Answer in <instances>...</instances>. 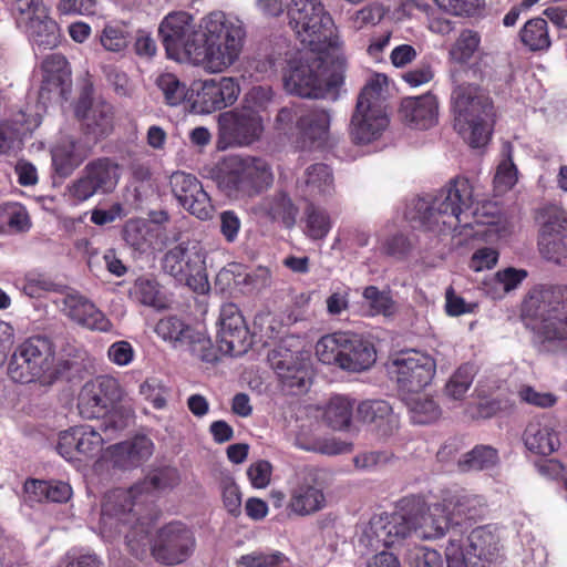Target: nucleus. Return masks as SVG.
Returning a JSON list of instances; mask_svg holds the SVG:
<instances>
[{"label": "nucleus", "instance_id": "f257e3e1", "mask_svg": "<svg viewBox=\"0 0 567 567\" xmlns=\"http://www.w3.org/2000/svg\"><path fill=\"white\" fill-rule=\"evenodd\" d=\"M289 25L301 44L317 56L289 62L284 76L288 93L311 99H337L344 82L346 59L326 54L336 45V25L320 0H291L287 6Z\"/></svg>", "mask_w": 567, "mask_h": 567}, {"label": "nucleus", "instance_id": "f03ea898", "mask_svg": "<svg viewBox=\"0 0 567 567\" xmlns=\"http://www.w3.org/2000/svg\"><path fill=\"white\" fill-rule=\"evenodd\" d=\"M167 486L164 472L154 473L130 488L109 491L101 504L100 532L104 539L112 542L123 536L125 544L135 556L145 544L148 528L142 517L146 494Z\"/></svg>", "mask_w": 567, "mask_h": 567}, {"label": "nucleus", "instance_id": "7ed1b4c3", "mask_svg": "<svg viewBox=\"0 0 567 567\" xmlns=\"http://www.w3.org/2000/svg\"><path fill=\"white\" fill-rule=\"evenodd\" d=\"M472 205L473 186L468 178L457 176L433 198L414 199L405 218L413 227L424 230H456L461 225H468L467 210Z\"/></svg>", "mask_w": 567, "mask_h": 567}, {"label": "nucleus", "instance_id": "20e7f679", "mask_svg": "<svg viewBox=\"0 0 567 567\" xmlns=\"http://www.w3.org/2000/svg\"><path fill=\"white\" fill-rule=\"evenodd\" d=\"M522 316L539 322L542 350L567 352V286L532 288L523 300Z\"/></svg>", "mask_w": 567, "mask_h": 567}, {"label": "nucleus", "instance_id": "39448f33", "mask_svg": "<svg viewBox=\"0 0 567 567\" xmlns=\"http://www.w3.org/2000/svg\"><path fill=\"white\" fill-rule=\"evenodd\" d=\"M199 45L193 49V64L210 73L223 72L239 58L246 32L223 11H214L202 19Z\"/></svg>", "mask_w": 567, "mask_h": 567}, {"label": "nucleus", "instance_id": "423d86ee", "mask_svg": "<svg viewBox=\"0 0 567 567\" xmlns=\"http://www.w3.org/2000/svg\"><path fill=\"white\" fill-rule=\"evenodd\" d=\"M454 128L472 147L484 146L492 134L494 106L478 85L458 84L452 91Z\"/></svg>", "mask_w": 567, "mask_h": 567}, {"label": "nucleus", "instance_id": "0eeeda50", "mask_svg": "<svg viewBox=\"0 0 567 567\" xmlns=\"http://www.w3.org/2000/svg\"><path fill=\"white\" fill-rule=\"evenodd\" d=\"M219 190L231 200H249L267 192L274 184L268 162L256 156L230 157L216 178Z\"/></svg>", "mask_w": 567, "mask_h": 567}, {"label": "nucleus", "instance_id": "6e6552de", "mask_svg": "<svg viewBox=\"0 0 567 567\" xmlns=\"http://www.w3.org/2000/svg\"><path fill=\"white\" fill-rule=\"evenodd\" d=\"M330 120L329 112L323 109L292 103L278 111L275 128L292 141L297 148L310 151L327 142Z\"/></svg>", "mask_w": 567, "mask_h": 567}, {"label": "nucleus", "instance_id": "1a4fd4ad", "mask_svg": "<svg viewBox=\"0 0 567 567\" xmlns=\"http://www.w3.org/2000/svg\"><path fill=\"white\" fill-rule=\"evenodd\" d=\"M386 84L385 75L375 74L361 90L349 127L350 138L355 145L377 141L389 126L385 99L382 96Z\"/></svg>", "mask_w": 567, "mask_h": 567}, {"label": "nucleus", "instance_id": "9d476101", "mask_svg": "<svg viewBox=\"0 0 567 567\" xmlns=\"http://www.w3.org/2000/svg\"><path fill=\"white\" fill-rule=\"evenodd\" d=\"M315 349L320 362L348 372L367 371L377 361L373 342L351 331L328 333L318 340Z\"/></svg>", "mask_w": 567, "mask_h": 567}, {"label": "nucleus", "instance_id": "9b49d317", "mask_svg": "<svg viewBox=\"0 0 567 567\" xmlns=\"http://www.w3.org/2000/svg\"><path fill=\"white\" fill-rule=\"evenodd\" d=\"M401 513H381L371 517L365 535L371 545L392 547L405 539L415 528V519L423 514L425 501L422 496L410 495L399 502Z\"/></svg>", "mask_w": 567, "mask_h": 567}, {"label": "nucleus", "instance_id": "f8f14e48", "mask_svg": "<svg viewBox=\"0 0 567 567\" xmlns=\"http://www.w3.org/2000/svg\"><path fill=\"white\" fill-rule=\"evenodd\" d=\"M445 556L447 567H494L502 559L499 537L486 526L474 528L465 543L450 538Z\"/></svg>", "mask_w": 567, "mask_h": 567}, {"label": "nucleus", "instance_id": "ddd939ff", "mask_svg": "<svg viewBox=\"0 0 567 567\" xmlns=\"http://www.w3.org/2000/svg\"><path fill=\"white\" fill-rule=\"evenodd\" d=\"M54 361L53 343L45 337H31L16 348L8 365V374L14 382H33L51 375Z\"/></svg>", "mask_w": 567, "mask_h": 567}, {"label": "nucleus", "instance_id": "4468645a", "mask_svg": "<svg viewBox=\"0 0 567 567\" xmlns=\"http://www.w3.org/2000/svg\"><path fill=\"white\" fill-rule=\"evenodd\" d=\"M121 178V166L116 159L102 156L91 159L80 176L68 185L69 197L75 203H84L94 195L113 193Z\"/></svg>", "mask_w": 567, "mask_h": 567}, {"label": "nucleus", "instance_id": "2eb2a0df", "mask_svg": "<svg viewBox=\"0 0 567 567\" xmlns=\"http://www.w3.org/2000/svg\"><path fill=\"white\" fill-rule=\"evenodd\" d=\"M264 133V121L259 112L251 107L234 109L218 117L216 147L226 151L231 147L249 146Z\"/></svg>", "mask_w": 567, "mask_h": 567}, {"label": "nucleus", "instance_id": "dca6fc26", "mask_svg": "<svg viewBox=\"0 0 567 567\" xmlns=\"http://www.w3.org/2000/svg\"><path fill=\"white\" fill-rule=\"evenodd\" d=\"M196 549L194 530L181 520H173L157 529L151 555L161 565L176 566L187 561Z\"/></svg>", "mask_w": 567, "mask_h": 567}, {"label": "nucleus", "instance_id": "f3484780", "mask_svg": "<svg viewBox=\"0 0 567 567\" xmlns=\"http://www.w3.org/2000/svg\"><path fill=\"white\" fill-rule=\"evenodd\" d=\"M389 372L395 379L400 391L419 394L432 382L436 362L426 352L403 350L391 360Z\"/></svg>", "mask_w": 567, "mask_h": 567}, {"label": "nucleus", "instance_id": "a211bd4d", "mask_svg": "<svg viewBox=\"0 0 567 567\" xmlns=\"http://www.w3.org/2000/svg\"><path fill=\"white\" fill-rule=\"evenodd\" d=\"M162 268L197 293H205L209 289L205 257L196 246L188 247L182 243L171 248L162 259Z\"/></svg>", "mask_w": 567, "mask_h": 567}, {"label": "nucleus", "instance_id": "6ab92c4d", "mask_svg": "<svg viewBox=\"0 0 567 567\" xmlns=\"http://www.w3.org/2000/svg\"><path fill=\"white\" fill-rule=\"evenodd\" d=\"M158 33L169 58H185L193 64V49L203 40L200 31L195 29L193 17L184 11L172 12L161 22Z\"/></svg>", "mask_w": 567, "mask_h": 567}, {"label": "nucleus", "instance_id": "aec40b11", "mask_svg": "<svg viewBox=\"0 0 567 567\" xmlns=\"http://www.w3.org/2000/svg\"><path fill=\"white\" fill-rule=\"evenodd\" d=\"M124 395L120 381L112 375H99L86 382L78 398V409L84 419H99Z\"/></svg>", "mask_w": 567, "mask_h": 567}, {"label": "nucleus", "instance_id": "412c9836", "mask_svg": "<svg viewBox=\"0 0 567 567\" xmlns=\"http://www.w3.org/2000/svg\"><path fill=\"white\" fill-rule=\"evenodd\" d=\"M239 93V84L233 78L197 81L190 85L188 103L193 112L210 114L233 105Z\"/></svg>", "mask_w": 567, "mask_h": 567}, {"label": "nucleus", "instance_id": "4be33fe9", "mask_svg": "<svg viewBox=\"0 0 567 567\" xmlns=\"http://www.w3.org/2000/svg\"><path fill=\"white\" fill-rule=\"evenodd\" d=\"M219 349L224 354L239 357L251 347V337L244 316L235 303H226L220 309Z\"/></svg>", "mask_w": 567, "mask_h": 567}, {"label": "nucleus", "instance_id": "5701e85b", "mask_svg": "<svg viewBox=\"0 0 567 567\" xmlns=\"http://www.w3.org/2000/svg\"><path fill=\"white\" fill-rule=\"evenodd\" d=\"M169 183L173 195L185 210L200 220L212 218L214 212L212 199L195 175L175 172Z\"/></svg>", "mask_w": 567, "mask_h": 567}, {"label": "nucleus", "instance_id": "b1692460", "mask_svg": "<svg viewBox=\"0 0 567 567\" xmlns=\"http://www.w3.org/2000/svg\"><path fill=\"white\" fill-rule=\"evenodd\" d=\"M105 437L90 425H75L60 433L58 453L66 461L92 458L102 451Z\"/></svg>", "mask_w": 567, "mask_h": 567}, {"label": "nucleus", "instance_id": "393cba45", "mask_svg": "<svg viewBox=\"0 0 567 567\" xmlns=\"http://www.w3.org/2000/svg\"><path fill=\"white\" fill-rule=\"evenodd\" d=\"M327 505L326 495L315 475H306L289 489L287 511L306 517L322 511Z\"/></svg>", "mask_w": 567, "mask_h": 567}, {"label": "nucleus", "instance_id": "a878e982", "mask_svg": "<svg viewBox=\"0 0 567 567\" xmlns=\"http://www.w3.org/2000/svg\"><path fill=\"white\" fill-rule=\"evenodd\" d=\"M154 444L145 435L110 445L102 452V460L114 468L128 470L140 466L153 454Z\"/></svg>", "mask_w": 567, "mask_h": 567}, {"label": "nucleus", "instance_id": "bb28decb", "mask_svg": "<svg viewBox=\"0 0 567 567\" xmlns=\"http://www.w3.org/2000/svg\"><path fill=\"white\" fill-rule=\"evenodd\" d=\"M64 312L72 321L91 331L115 332L106 315L81 295H68L64 298Z\"/></svg>", "mask_w": 567, "mask_h": 567}, {"label": "nucleus", "instance_id": "cd10ccee", "mask_svg": "<svg viewBox=\"0 0 567 567\" xmlns=\"http://www.w3.org/2000/svg\"><path fill=\"white\" fill-rule=\"evenodd\" d=\"M399 112L410 127L429 130L437 123L439 102L430 92L420 96H406L402 99Z\"/></svg>", "mask_w": 567, "mask_h": 567}, {"label": "nucleus", "instance_id": "c85d7f7f", "mask_svg": "<svg viewBox=\"0 0 567 567\" xmlns=\"http://www.w3.org/2000/svg\"><path fill=\"white\" fill-rule=\"evenodd\" d=\"M269 361L284 388L295 393L306 390L308 369L302 360L285 349L272 351Z\"/></svg>", "mask_w": 567, "mask_h": 567}, {"label": "nucleus", "instance_id": "c756f323", "mask_svg": "<svg viewBox=\"0 0 567 567\" xmlns=\"http://www.w3.org/2000/svg\"><path fill=\"white\" fill-rule=\"evenodd\" d=\"M76 115L82 120L83 133L99 141L109 136L114 128L113 106L104 101L93 103L84 113L76 107Z\"/></svg>", "mask_w": 567, "mask_h": 567}, {"label": "nucleus", "instance_id": "7c9ffc66", "mask_svg": "<svg viewBox=\"0 0 567 567\" xmlns=\"http://www.w3.org/2000/svg\"><path fill=\"white\" fill-rule=\"evenodd\" d=\"M259 210L270 220L281 223L286 228L295 226L299 213L290 195L282 189L265 196L259 203Z\"/></svg>", "mask_w": 567, "mask_h": 567}, {"label": "nucleus", "instance_id": "2f4dec72", "mask_svg": "<svg viewBox=\"0 0 567 567\" xmlns=\"http://www.w3.org/2000/svg\"><path fill=\"white\" fill-rule=\"evenodd\" d=\"M121 236L132 250L146 254L154 248L158 229L147 219L131 218L123 225Z\"/></svg>", "mask_w": 567, "mask_h": 567}, {"label": "nucleus", "instance_id": "473e14b6", "mask_svg": "<svg viewBox=\"0 0 567 567\" xmlns=\"http://www.w3.org/2000/svg\"><path fill=\"white\" fill-rule=\"evenodd\" d=\"M527 450L538 455H550L560 446L558 433L554 427L539 420L530 421L523 434Z\"/></svg>", "mask_w": 567, "mask_h": 567}, {"label": "nucleus", "instance_id": "72a5a7b5", "mask_svg": "<svg viewBox=\"0 0 567 567\" xmlns=\"http://www.w3.org/2000/svg\"><path fill=\"white\" fill-rule=\"evenodd\" d=\"M42 71L43 80L40 87V96L44 97L45 93L53 91H58L62 95L71 76V70L65 56L61 53L49 54L42 62Z\"/></svg>", "mask_w": 567, "mask_h": 567}, {"label": "nucleus", "instance_id": "f704fd0d", "mask_svg": "<svg viewBox=\"0 0 567 567\" xmlns=\"http://www.w3.org/2000/svg\"><path fill=\"white\" fill-rule=\"evenodd\" d=\"M22 31L28 34L33 49L39 52L54 49L61 40L60 28L49 14L32 21Z\"/></svg>", "mask_w": 567, "mask_h": 567}, {"label": "nucleus", "instance_id": "c9c22d12", "mask_svg": "<svg viewBox=\"0 0 567 567\" xmlns=\"http://www.w3.org/2000/svg\"><path fill=\"white\" fill-rule=\"evenodd\" d=\"M28 497L34 502H68L72 495V488L61 481L29 480L24 483Z\"/></svg>", "mask_w": 567, "mask_h": 567}, {"label": "nucleus", "instance_id": "e433bc0d", "mask_svg": "<svg viewBox=\"0 0 567 567\" xmlns=\"http://www.w3.org/2000/svg\"><path fill=\"white\" fill-rule=\"evenodd\" d=\"M540 218L543 223L538 245L542 251L567 233V213L555 206L546 207L540 212Z\"/></svg>", "mask_w": 567, "mask_h": 567}, {"label": "nucleus", "instance_id": "4c0bfd02", "mask_svg": "<svg viewBox=\"0 0 567 567\" xmlns=\"http://www.w3.org/2000/svg\"><path fill=\"white\" fill-rule=\"evenodd\" d=\"M305 192L312 197H328L334 193V179L331 168L316 163L305 171Z\"/></svg>", "mask_w": 567, "mask_h": 567}, {"label": "nucleus", "instance_id": "58836bf2", "mask_svg": "<svg viewBox=\"0 0 567 567\" xmlns=\"http://www.w3.org/2000/svg\"><path fill=\"white\" fill-rule=\"evenodd\" d=\"M302 223L303 233L311 240L324 239L333 225L330 214L313 203L306 206Z\"/></svg>", "mask_w": 567, "mask_h": 567}, {"label": "nucleus", "instance_id": "ea45409f", "mask_svg": "<svg viewBox=\"0 0 567 567\" xmlns=\"http://www.w3.org/2000/svg\"><path fill=\"white\" fill-rule=\"evenodd\" d=\"M354 400L344 395H334L326 406L323 417L333 430H344L351 424Z\"/></svg>", "mask_w": 567, "mask_h": 567}, {"label": "nucleus", "instance_id": "a19ab883", "mask_svg": "<svg viewBox=\"0 0 567 567\" xmlns=\"http://www.w3.org/2000/svg\"><path fill=\"white\" fill-rule=\"evenodd\" d=\"M194 329L177 316L162 318L155 326L156 334L175 347L185 346Z\"/></svg>", "mask_w": 567, "mask_h": 567}, {"label": "nucleus", "instance_id": "79ce46f5", "mask_svg": "<svg viewBox=\"0 0 567 567\" xmlns=\"http://www.w3.org/2000/svg\"><path fill=\"white\" fill-rule=\"evenodd\" d=\"M520 41L530 51H543L550 47L547 21L543 18L528 20L519 32Z\"/></svg>", "mask_w": 567, "mask_h": 567}, {"label": "nucleus", "instance_id": "37998d69", "mask_svg": "<svg viewBox=\"0 0 567 567\" xmlns=\"http://www.w3.org/2000/svg\"><path fill=\"white\" fill-rule=\"evenodd\" d=\"M481 37L478 32L470 29L461 31L458 38L452 44L449 51V58L452 62L464 65L470 62L474 53L478 50Z\"/></svg>", "mask_w": 567, "mask_h": 567}, {"label": "nucleus", "instance_id": "c03bdc74", "mask_svg": "<svg viewBox=\"0 0 567 567\" xmlns=\"http://www.w3.org/2000/svg\"><path fill=\"white\" fill-rule=\"evenodd\" d=\"M357 417L370 424L381 426L393 421V409L385 400H365L357 408Z\"/></svg>", "mask_w": 567, "mask_h": 567}, {"label": "nucleus", "instance_id": "a18cd8bd", "mask_svg": "<svg viewBox=\"0 0 567 567\" xmlns=\"http://www.w3.org/2000/svg\"><path fill=\"white\" fill-rule=\"evenodd\" d=\"M498 461L497 450L489 445H477L464 454L457 463L462 472L482 471L493 467Z\"/></svg>", "mask_w": 567, "mask_h": 567}, {"label": "nucleus", "instance_id": "49530a36", "mask_svg": "<svg viewBox=\"0 0 567 567\" xmlns=\"http://www.w3.org/2000/svg\"><path fill=\"white\" fill-rule=\"evenodd\" d=\"M156 86L162 92L165 103L169 106H177L185 101L188 102L190 87L187 89L186 84L181 82L173 73L161 74L156 80Z\"/></svg>", "mask_w": 567, "mask_h": 567}, {"label": "nucleus", "instance_id": "de8ad7c7", "mask_svg": "<svg viewBox=\"0 0 567 567\" xmlns=\"http://www.w3.org/2000/svg\"><path fill=\"white\" fill-rule=\"evenodd\" d=\"M103 417L101 430L105 435V440H111L114 434L125 430L134 417V412L131 408L114 404L109 412L101 415Z\"/></svg>", "mask_w": 567, "mask_h": 567}, {"label": "nucleus", "instance_id": "09e8293b", "mask_svg": "<svg viewBox=\"0 0 567 567\" xmlns=\"http://www.w3.org/2000/svg\"><path fill=\"white\" fill-rule=\"evenodd\" d=\"M10 11L17 27L21 30L32 21L45 18L48 14L43 0H14Z\"/></svg>", "mask_w": 567, "mask_h": 567}, {"label": "nucleus", "instance_id": "8fccbe9b", "mask_svg": "<svg viewBox=\"0 0 567 567\" xmlns=\"http://www.w3.org/2000/svg\"><path fill=\"white\" fill-rule=\"evenodd\" d=\"M408 404L411 420L415 424H429L437 420L441 414L440 406L427 396L417 395L412 398Z\"/></svg>", "mask_w": 567, "mask_h": 567}, {"label": "nucleus", "instance_id": "3c124183", "mask_svg": "<svg viewBox=\"0 0 567 567\" xmlns=\"http://www.w3.org/2000/svg\"><path fill=\"white\" fill-rule=\"evenodd\" d=\"M185 346L188 347L194 357L207 363L216 362L219 359V353H223L219 346L216 348L208 337L195 330L192 331V338L187 340Z\"/></svg>", "mask_w": 567, "mask_h": 567}, {"label": "nucleus", "instance_id": "603ef678", "mask_svg": "<svg viewBox=\"0 0 567 567\" xmlns=\"http://www.w3.org/2000/svg\"><path fill=\"white\" fill-rule=\"evenodd\" d=\"M369 305L372 316L382 315L389 317L394 311V301L388 291H381L377 286H368L362 292Z\"/></svg>", "mask_w": 567, "mask_h": 567}, {"label": "nucleus", "instance_id": "864d4df0", "mask_svg": "<svg viewBox=\"0 0 567 567\" xmlns=\"http://www.w3.org/2000/svg\"><path fill=\"white\" fill-rule=\"evenodd\" d=\"M21 127L13 121L0 123V155L16 154L23 146Z\"/></svg>", "mask_w": 567, "mask_h": 567}, {"label": "nucleus", "instance_id": "5fc2aeb1", "mask_svg": "<svg viewBox=\"0 0 567 567\" xmlns=\"http://www.w3.org/2000/svg\"><path fill=\"white\" fill-rule=\"evenodd\" d=\"M474 372L470 364L461 365L450 378L445 385V392L449 396L460 400L468 391L473 383Z\"/></svg>", "mask_w": 567, "mask_h": 567}, {"label": "nucleus", "instance_id": "6e6d98bb", "mask_svg": "<svg viewBox=\"0 0 567 567\" xmlns=\"http://www.w3.org/2000/svg\"><path fill=\"white\" fill-rule=\"evenodd\" d=\"M130 293L145 306L157 307L161 303L158 284L147 277L137 278Z\"/></svg>", "mask_w": 567, "mask_h": 567}, {"label": "nucleus", "instance_id": "4d7b16f0", "mask_svg": "<svg viewBox=\"0 0 567 567\" xmlns=\"http://www.w3.org/2000/svg\"><path fill=\"white\" fill-rule=\"evenodd\" d=\"M440 9L455 17H474L484 8L483 0H433Z\"/></svg>", "mask_w": 567, "mask_h": 567}, {"label": "nucleus", "instance_id": "13d9d810", "mask_svg": "<svg viewBox=\"0 0 567 567\" xmlns=\"http://www.w3.org/2000/svg\"><path fill=\"white\" fill-rule=\"evenodd\" d=\"M394 454L388 451H369L359 453L353 457V464L357 470L374 471L381 466L389 464Z\"/></svg>", "mask_w": 567, "mask_h": 567}, {"label": "nucleus", "instance_id": "bf43d9fd", "mask_svg": "<svg viewBox=\"0 0 567 567\" xmlns=\"http://www.w3.org/2000/svg\"><path fill=\"white\" fill-rule=\"evenodd\" d=\"M384 16V7L380 2L374 1L357 11L353 23L355 28L361 29L368 24L379 23Z\"/></svg>", "mask_w": 567, "mask_h": 567}, {"label": "nucleus", "instance_id": "052dcab7", "mask_svg": "<svg viewBox=\"0 0 567 567\" xmlns=\"http://www.w3.org/2000/svg\"><path fill=\"white\" fill-rule=\"evenodd\" d=\"M527 276L528 272L525 269L507 267L498 270L495 274L494 279L503 287L505 292H509L516 289L527 278Z\"/></svg>", "mask_w": 567, "mask_h": 567}, {"label": "nucleus", "instance_id": "680f3d73", "mask_svg": "<svg viewBox=\"0 0 567 567\" xmlns=\"http://www.w3.org/2000/svg\"><path fill=\"white\" fill-rule=\"evenodd\" d=\"M135 351L132 344L126 340H120L112 343L107 349L109 360L118 365L125 367L133 362Z\"/></svg>", "mask_w": 567, "mask_h": 567}, {"label": "nucleus", "instance_id": "e2e57ef3", "mask_svg": "<svg viewBox=\"0 0 567 567\" xmlns=\"http://www.w3.org/2000/svg\"><path fill=\"white\" fill-rule=\"evenodd\" d=\"M271 473L272 466L266 460L252 463L247 470V476L255 488H265L270 483Z\"/></svg>", "mask_w": 567, "mask_h": 567}, {"label": "nucleus", "instance_id": "0e129e2a", "mask_svg": "<svg viewBox=\"0 0 567 567\" xmlns=\"http://www.w3.org/2000/svg\"><path fill=\"white\" fill-rule=\"evenodd\" d=\"M162 390V384L156 378H148L140 385V394L157 410L166 405V399L163 396Z\"/></svg>", "mask_w": 567, "mask_h": 567}, {"label": "nucleus", "instance_id": "69168bd1", "mask_svg": "<svg viewBox=\"0 0 567 567\" xmlns=\"http://www.w3.org/2000/svg\"><path fill=\"white\" fill-rule=\"evenodd\" d=\"M220 220V234L227 243H234L237 240L241 220L235 210H224L219 215Z\"/></svg>", "mask_w": 567, "mask_h": 567}, {"label": "nucleus", "instance_id": "338daca9", "mask_svg": "<svg viewBox=\"0 0 567 567\" xmlns=\"http://www.w3.org/2000/svg\"><path fill=\"white\" fill-rule=\"evenodd\" d=\"M498 261V251L491 247L477 249L471 257L470 268L480 272L485 269H492Z\"/></svg>", "mask_w": 567, "mask_h": 567}, {"label": "nucleus", "instance_id": "774afa93", "mask_svg": "<svg viewBox=\"0 0 567 567\" xmlns=\"http://www.w3.org/2000/svg\"><path fill=\"white\" fill-rule=\"evenodd\" d=\"M411 565L412 567H443L444 561L437 550L419 547L413 553Z\"/></svg>", "mask_w": 567, "mask_h": 567}]
</instances>
